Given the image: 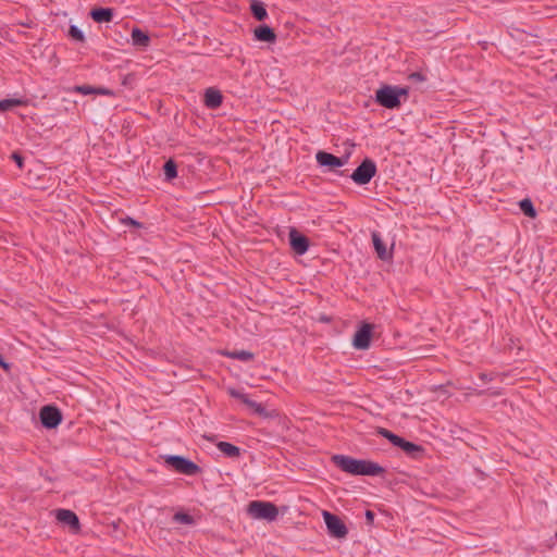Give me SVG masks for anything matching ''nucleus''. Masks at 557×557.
Masks as SVG:
<instances>
[{"instance_id":"nucleus-38","label":"nucleus","mask_w":557,"mask_h":557,"mask_svg":"<svg viewBox=\"0 0 557 557\" xmlns=\"http://www.w3.org/2000/svg\"><path fill=\"white\" fill-rule=\"evenodd\" d=\"M479 376H480V379H481L482 381L491 380V379L488 377V375H487V374H485V373H480V375H479Z\"/></svg>"},{"instance_id":"nucleus-3","label":"nucleus","mask_w":557,"mask_h":557,"mask_svg":"<svg viewBox=\"0 0 557 557\" xmlns=\"http://www.w3.org/2000/svg\"><path fill=\"white\" fill-rule=\"evenodd\" d=\"M164 461L166 466L181 474L193 476L201 473V468L184 456L166 455Z\"/></svg>"},{"instance_id":"nucleus-1","label":"nucleus","mask_w":557,"mask_h":557,"mask_svg":"<svg viewBox=\"0 0 557 557\" xmlns=\"http://www.w3.org/2000/svg\"><path fill=\"white\" fill-rule=\"evenodd\" d=\"M331 461L339 470L350 475L377 476L385 473V469L374 461L357 459L347 455H333Z\"/></svg>"},{"instance_id":"nucleus-39","label":"nucleus","mask_w":557,"mask_h":557,"mask_svg":"<svg viewBox=\"0 0 557 557\" xmlns=\"http://www.w3.org/2000/svg\"><path fill=\"white\" fill-rule=\"evenodd\" d=\"M410 77H411V78H418V73H417V72H416V73H412V74L410 75Z\"/></svg>"},{"instance_id":"nucleus-26","label":"nucleus","mask_w":557,"mask_h":557,"mask_svg":"<svg viewBox=\"0 0 557 557\" xmlns=\"http://www.w3.org/2000/svg\"><path fill=\"white\" fill-rule=\"evenodd\" d=\"M67 35L76 41L84 42L85 41V35L82 32L79 27L76 25H71L67 32Z\"/></svg>"},{"instance_id":"nucleus-2","label":"nucleus","mask_w":557,"mask_h":557,"mask_svg":"<svg viewBox=\"0 0 557 557\" xmlns=\"http://www.w3.org/2000/svg\"><path fill=\"white\" fill-rule=\"evenodd\" d=\"M408 95V89L398 86L383 85L375 91V102L386 109H395L401 104L400 98Z\"/></svg>"},{"instance_id":"nucleus-11","label":"nucleus","mask_w":557,"mask_h":557,"mask_svg":"<svg viewBox=\"0 0 557 557\" xmlns=\"http://www.w3.org/2000/svg\"><path fill=\"white\" fill-rule=\"evenodd\" d=\"M289 245L297 255H304L309 248V239L296 228L289 231Z\"/></svg>"},{"instance_id":"nucleus-33","label":"nucleus","mask_w":557,"mask_h":557,"mask_svg":"<svg viewBox=\"0 0 557 557\" xmlns=\"http://www.w3.org/2000/svg\"><path fill=\"white\" fill-rule=\"evenodd\" d=\"M0 368H2L4 371L9 372L11 369V363L5 361L3 356L0 354Z\"/></svg>"},{"instance_id":"nucleus-25","label":"nucleus","mask_w":557,"mask_h":557,"mask_svg":"<svg viewBox=\"0 0 557 557\" xmlns=\"http://www.w3.org/2000/svg\"><path fill=\"white\" fill-rule=\"evenodd\" d=\"M377 433L382 435L384 438L388 440L394 446H396L398 443H400V436L393 433L392 431L379 428Z\"/></svg>"},{"instance_id":"nucleus-12","label":"nucleus","mask_w":557,"mask_h":557,"mask_svg":"<svg viewBox=\"0 0 557 557\" xmlns=\"http://www.w3.org/2000/svg\"><path fill=\"white\" fill-rule=\"evenodd\" d=\"M55 517L59 522L69 525L71 530L77 532L81 529V523L77 515L70 509H58Z\"/></svg>"},{"instance_id":"nucleus-24","label":"nucleus","mask_w":557,"mask_h":557,"mask_svg":"<svg viewBox=\"0 0 557 557\" xmlns=\"http://www.w3.org/2000/svg\"><path fill=\"white\" fill-rule=\"evenodd\" d=\"M227 357L240 361H250L253 359V354L248 350H234L225 354Z\"/></svg>"},{"instance_id":"nucleus-23","label":"nucleus","mask_w":557,"mask_h":557,"mask_svg":"<svg viewBox=\"0 0 557 557\" xmlns=\"http://www.w3.org/2000/svg\"><path fill=\"white\" fill-rule=\"evenodd\" d=\"M25 102L22 99L9 98L0 100V112H5L14 107L23 106Z\"/></svg>"},{"instance_id":"nucleus-8","label":"nucleus","mask_w":557,"mask_h":557,"mask_svg":"<svg viewBox=\"0 0 557 557\" xmlns=\"http://www.w3.org/2000/svg\"><path fill=\"white\" fill-rule=\"evenodd\" d=\"M349 159V153L344 157H336L333 153L319 150L315 153V160L319 166L325 168L327 171H335L338 168L344 166Z\"/></svg>"},{"instance_id":"nucleus-17","label":"nucleus","mask_w":557,"mask_h":557,"mask_svg":"<svg viewBox=\"0 0 557 557\" xmlns=\"http://www.w3.org/2000/svg\"><path fill=\"white\" fill-rule=\"evenodd\" d=\"M132 44L138 48H147L150 44L149 35L138 27H134L131 34Z\"/></svg>"},{"instance_id":"nucleus-22","label":"nucleus","mask_w":557,"mask_h":557,"mask_svg":"<svg viewBox=\"0 0 557 557\" xmlns=\"http://www.w3.org/2000/svg\"><path fill=\"white\" fill-rule=\"evenodd\" d=\"M519 208L523 212L524 215L528 218H535L536 216V210L534 208V205L530 198H524L519 201Z\"/></svg>"},{"instance_id":"nucleus-7","label":"nucleus","mask_w":557,"mask_h":557,"mask_svg":"<svg viewBox=\"0 0 557 557\" xmlns=\"http://www.w3.org/2000/svg\"><path fill=\"white\" fill-rule=\"evenodd\" d=\"M322 516L327 528V532L332 537H346V535L348 534V529L339 517L326 510L322 512Z\"/></svg>"},{"instance_id":"nucleus-19","label":"nucleus","mask_w":557,"mask_h":557,"mask_svg":"<svg viewBox=\"0 0 557 557\" xmlns=\"http://www.w3.org/2000/svg\"><path fill=\"white\" fill-rule=\"evenodd\" d=\"M216 447L221 453L230 458H238L240 456V448L228 442H219Z\"/></svg>"},{"instance_id":"nucleus-15","label":"nucleus","mask_w":557,"mask_h":557,"mask_svg":"<svg viewBox=\"0 0 557 557\" xmlns=\"http://www.w3.org/2000/svg\"><path fill=\"white\" fill-rule=\"evenodd\" d=\"M255 38L263 42H274L276 40V34L274 29L267 24L259 25L255 28Z\"/></svg>"},{"instance_id":"nucleus-36","label":"nucleus","mask_w":557,"mask_h":557,"mask_svg":"<svg viewBox=\"0 0 557 557\" xmlns=\"http://www.w3.org/2000/svg\"><path fill=\"white\" fill-rule=\"evenodd\" d=\"M319 321H321V322H325V323H330V322H331V318H330V317H327V315L322 314V315L319 318Z\"/></svg>"},{"instance_id":"nucleus-29","label":"nucleus","mask_w":557,"mask_h":557,"mask_svg":"<svg viewBox=\"0 0 557 557\" xmlns=\"http://www.w3.org/2000/svg\"><path fill=\"white\" fill-rule=\"evenodd\" d=\"M75 91L82 95H94L96 91V87L89 85H81L75 87Z\"/></svg>"},{"instance_id":"nucleus-28","label":"nucleus","mask_w":557,"mask_h":557,"mask_svg":"<svg viewBox=\"0 0 557 557\" xmlns=\"http://www.w3.org/2000/svg\"><path fill=\"white\" fill-rule=\"evenodd\" d=\"M421 352H422V348L420 347V364H419L420 371H430L431 370V367H430L431 360L429 359V355H421Z\"/></svg>"},{"instance_id":"nucleus-35","label":"nucleus","mask_w":557,"mask_h":557,"mask_svg":"<svg viewBox=\"0 0 557 557\" xmlns=\"http://www.w3.org/2000/svg\"><path fill=\"white\" fill-rule=\"evenodd\" d=\"M419 78H420V84H422L423 82H425V81L428 79L426 74L424 73V71L422 70V67H420V75H419Z\"/></svg>"},{"instance_id":"nucleus-13","label":"nucleus","mask_w":557,"mask_h":557,"mask_svg":"<svg viewBox=\"0 0 557 557\" xmlns=\"http://www.w3.org/2000/svg\"><path fill=\"white\" fill-rule=\"evenodd\" d=\"M89 16L96 22V23H109L114 17V9L112 8H94L89 12Z\"/></svg>"},{"instance_id":"nucleus-10","label":"nucleus","mask_w":557,"mask_h":557,"mask_svg":"<svg viewBox=\"0 0 557 557\" xmlns=\"http://www.w3.org/2000/svg\"><path fill=\"white\" fill-rule=\"evenodd\" d=\"M372 336V325L369 323L362 324L354 335L352 345L355 348L364 350L370 347Z\"/></svg>"},{"instance_id":"nucleus-21","label":"nucleus","mask_w":557,"mask_h":557,"mask_svg":"<svg viewBox=\"0 0 557 557\" xmlns=\"http://www.w3.org/2000/svg\"><path fill=\"white\" fill-rule=\"evenodd\" d=\"M396 447H399L403 449L408 456L414 458L418 456V444H414L412 442L406 441L405 438L400 437V443L396 445Z\"/></svg>"},{"instance_id":"nucleus-41","label":"nucleus","mask_w":557,"mask_h":557,"mask_svg":"<svg viewBox=\"0 0 557 557\" xmlns=\"http://www.w3.org/2000/svg\"><path fill=\"white\" fill-rule=\"evenodd\" d=\"M555 79L557 81V74L555 75Z\"/></svg>"},{"instance_id":"nucleus-40","label":"nucleus","mask_w":557,"mask_h":557,"mask_svg":"<svg viewBox=\"0 0 557 557\" xmlns=\"http://www.w3.org/2000/svg\"><path fill=\"white\" fill-rule=\"evenodd\" d=\"M555 537H556V540H557V531H556Z\"/></svg>"},{"instance_id":"nucleus-14","label":"nucleus","mask_w":557,"mask_h":557,"mask_svg":"<svg viewBox=\"0 0 557 557\" xmlns=\"http://www.w3.org/2000/svg\"><path fill=\"white\" fill-rule=\"evenodd\" d=\"M203 102L207 108L216 109L222 104L223 96L219 89L211 87L206 89Z\"/></svg>"},{"instance_id":"nucleus-34","label":"nucleus","mask_w":557,"mask_h":557,"mask_svg":"<svg viewBox=\"0 0 557 557\" xmlns=\"http://www.w3.org/2000/svg\"><path fill=\"white\" fill-rule=\"evenodd\" d=\"M374 517H375V515H374L373 511H371V510H367L366 511V518H367L368 524H372L373 523Z\"/></svg>"},{"instance_id":"nucleus-37","label":"nucleus","mask_w":557,"mask_h":557,"mask_svg":"<svg viewBox=\"0 0 557 557\" xmlns=\"http://www.w3.org/2000/svg\"><path fill=\"white\" fill-rule=\"evenodd\" d=\"M422 33L430 35V34L434 33V30L429 29V28L422 29V25L420 24V34H422Z\"/></svg>"},{"instance_id":"nucleus-6","label":"nucleus","mask_w":557,"mask_h":557,"mask_svg":"<svg viewBox=\"0 0 557 557\" xmlns=\"http://www.w3.org/2000/svg\"><path fill=\"white\" fill-rule=\"evenodd\" d=\"M39 419L45 429L52 430L61 424L63 416L57 406L46 405L39 411Z\"/></svg>"},{"instance_id":"nucleus-27","label":"nucleus","mask_w":557,"mask_h":557,"mask_svg":"<svg viewBox=\"0 0 557 557\" xmlns=\"http://www.w3.org/2000/svg\"><path fill=\"white\" fill-rule=\"evenodd\" d=\"M174 521L182 524H191L194 523V518L189 513L186 512H176L173 517Z\"/></svg>"},{"instance_id":"nucleus-32","label":"nucleus","mask_w":557,"mask_h":557,"mask_svg":"<svg viewBox=\"0 0 557 557\" xmlns=\"http://www.w3.org/2000/svg\"><path fill=\"white\" fill-rule=\"evenodd\" d=\"M95 95L112 96L113 91L108 89V88H104V87H97L96 91H95Z\"/></svg>"},{"instance_id":"nucleus-9","label":"nucleus","mask_w":557,"mask_h":557,"mask_svg":"<svg viewBox=\"0 0 557 557\" xmlns=\"http://www.w3.org/2000/svg\"><path fill=\"white\" fill-rule=\"evenodd\" d=\"M227 393L231 397L239 399L243 404H245L247 407L251 408L255 413H257L260 417H268L267 410L263 407L262 404L257 403L248 397L247 394L243 393L240 389H236L233 387H230L227 389Z\"/></svg>"},{"instance_id":"nucleus-20","label":"nucleus","mask_w":557,"mask_h":557,"mask_svg":"<svg viewBox=\"0 0 557 557\" xmlns=\"http://www.w3.org/2000/svg\"><path fill=\"white\" fill-rule=\"evenodd\" d=\"M163 173L165 176V181L170 182L177 176V164L173 159H169L165 161L163 165Z\"/></svg>"},{"instance_id":"nucleus-4","label":"nucleus","mask_w":557,"mask_h":557,"mask_svg":"<svg viewBox=\"0 0 557 557\" xmlns=\"http://www.w3.org/2000/svg\"><path fill=\"white\" fill-rule=\"evenodd\" d=\"M248 513L255 519L274 521L278 516V509L273 503L253 500L248 505Z\"/></svg>"},{"instance_id":"nucleus-18","label":"nucleus","mask_w":557,"mask_h":557,"mask_svg":"<svg viewBox=\"0 0 557 557\" xmlns=\"http://www.w3.org/2000/svg\"><path fill=\"white\" fill-rule=\"evenodd\" d=\"M250 11H251L252 16L257 21L262 22L268 17L267 9L261 1H258V0L251 1Z\"/></svg>"},{"instance_id":"nucleus-5","label":"nucleus","mask_w":557,"mask_h":557,"mask_svg":"<svg viewBox=\"0 0 557 557\" xmlns=\"http://www.w3.org/2000/svg\"><path fill=\"white\" fill-rule=\"evenodd\" d=\"M376 171L375 162L370 158H366L351 173L350 178L357 185H366L375 176Z\"/></svg>"},{"instance_id":"nucleus-16","label":"nucleus","mask_w":557,"mask_h":557,"mask_svg":"<svg viewBox=\"0 0 557 557\" xmlns=\"http://www.w3.org/2000/svg\"><path fill=\"white\" fill-rule=\"evenodd\" d=\"M372 242L375 252L381 260L386 261L391 259L392 253L387 250L385 243L377 232L372 233Z\"/></svg>"},{"instance_id":"nucleus-30","label":"nucleus","mask_w":557,"mask_h":557,"mask_svg":"<svg viewBox=\"0 0 557 557\" xmlns=\"http://www.w3.org/2000/svg\"><path fill=\"white\" fill-rule=\"evenodd\" d=\"M121 222L124 224V225H131V226H134V227H143V223L136 221L135 219L131 218V216H126L124 219L121 220Z\"/></svg>"},{"instance_id":"nucleus-31","label":"nucleus","mask_w":557,"mask_h":557,"mask_svg":"<svg viewBox=\"0 0 557 557\" xmlns=\"http://www.w3.org/2000/svg\"><path fill=\"white\" fill-rule=\"evenodd\" d=\"M11 158L16 163L18 169H23V166H24V158L20 153L13 152Z\"/></svg>"}]
</instances>
